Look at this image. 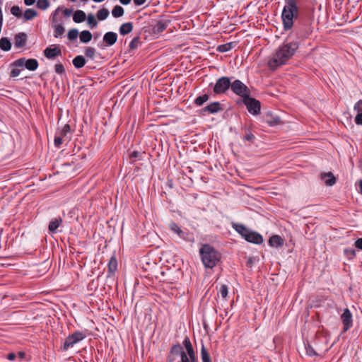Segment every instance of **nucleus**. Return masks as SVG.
<instances>
[{
	"mask_svg": "<svg viewBox=\"0 0 362 362\" xmlns=\"http://www.w3.org/2000/svg\"><path fill=\"white\" fill-rule=\"evenodd\" d=\"M298 48L297 42H284L280 45L273 53L268 62L271 69H275L285 64L294 55Z\"/></svg>",
	"mask_w": 362,
	"mask_h": 362,
	"instance_id": "f257e3e1",
	"label": "nucleus"
},
{
	"mask_svg": "<svg viewBox=\"0 0 362 362\" xmlns=\"http://www.w3.org/2000/svg\"><path fill=\"white\" fill-rule=\"evenodd\" d=\"M182 346L180 344L173 345L168 356V362H175L176 357H179L177 362H196V354L189 337H186Z\"/></svg>",
	"mask_w": 362,
	"mask_h": 362,
	"instance_id": "f03ea898",
	"label": "nucleus"
},
{
	"mask_svg": "<svg viewBox=\"0 0 362 362\" xmlns=\"http://www.w3.org/2000/svg\"><path fill=\"white\" fill-rule=\"evenodd\" d=\"M199 254L203 264L207 268H214L221 260V254L209 244H205L200 248Z\"/></svg>",
	"mask_w": 362,
	"mask_h": 362,
	"instance_id": "7ed1b4c3",
	"label": "nucleus"
},
{
	"mask_svg": "<svg viewBox=\"0 0 362 362\" xmlns=\"http://www.w3.org/2000/svg\"><path fill=\"white\" fill-rule=\"evenodd\" d=\"M281 18L285 30H290L293 25V18L298 16V8L296 0H285Z\"/></svg>",
	"mask_w": 362,
	"mask_h": 362,
	"instance_id": "20e7f679",
	"label": "nucleus"
},
{
	"mask_svg": "<svg viewBox=\"0 0 362 362\" xmlns=\"http://www.w3.org/2000/svg\"><path fill=\"white\" fill-rule=\"evenodd\" d=\"M233 228L249 243L257 245L263 243V238L259 233L250 230L243 224L233 223Z\"/></svg>",
	"mask_w": 362,
	"mask_h": 362,
	"instance_id": "39448f33",
	"label": "nucleus"
},
{
	"mask_svg": "<svg viewBox=\"0 0 362 362\" xmlns=\"http://www.w3.org/2000/svg\"><path fill=\"white\" fill-rule=\"evenodd\" d=\"M71 136L70 125L65 124L62 129L55 135L54 141L55 146L59 148L63 143H68L71 139Z\"/></svg>",
	"mask_w": 362,
	"mask_h": 362,
	"instance_id": "423d86ee",
	"label": "nucleus"
},
{
	"mask_svg": "<svg viewBox=\"0 0 362 362\" xmlns=\"http://www.w3.org/2000/svg\"><path fill=\"white\" fill-rule=\"evenodd\" d=\"M230 89L235 95L243 98H247L250 95L248 87L241 81L236 79L230 84Z\"/></svg>",
	"mask_w": 362,
	"mask_h": 362,
	"instance_id": "0eeeda50",
	"label": "nucleus"
},
{
	"mask_svg": "<svg viewBox=\"0 0 362 362\" xmlns=\"http://www.w3.org/2000/svg\"><path fill=\"white\" fill-rule=\"evenodd\" d=\"M86 335L82 332H75L72 334L68 336L63 345V349L66 351L69 348L73 347L76 344L82 341L86 338Z\"/></svg>",
	"mask_w": 362,
	"mask_h": 362,
	"instance_id": "6e6552de",
	"label": "nucleus"
},
{
	"mask_svg": "<svg viewBox=\"0 0 362 362\" xmlns=\"http://www.w3.org/2000/svg\"><path fill=\"white\" fill-rule=\"evenodd\" d=\"M230 80L227 76L218 78L214 87V92L216 95L225 93L230 88Z\"/></svg>",
	"mask_w": 362,
	"mask_h": 362,
	"instance_id": "1a4fd4ad",
	"label": "nucleus"
},
{
	"mask_svg": "<svg viewBox=\"0 0 362 362\" xmlns=\"http://www.w3.org/2000/svg\"><path fill=\"white\" fill-rule=\"evenodd\" d=\"M340 319L343 324V332H346L353 326V315L349 308L343 309Z\"/></svg>",
	"mask_w": 362,
	"mask_h": 362,
	"instance_id": "9d476101",
	"label": "nucleus"
},
{
	"mask_svg": "<svg viewBox=\"0 0 362 362\" xmlns=\"http://www.w3.org/2000/svg\"><path fill=\"white\" fill-rule=\"evenodd\" d=\"M244 103L250 114L257 115L260 112V103L257 100L248 96L244 98Z\"/></svg>",
	"mask_w": 362,
	"mask_h": 362,
	"instance_id": "9b49d317",
	"label": "nucleus"
},
{
	"mask_svg": "<svg viewBox=\"0 0 362 362\" xmlns=\"http://www.w3.org/2000/svg\"><path fill=\"white\" fill-rule=\"evenodd\" d=\"M169 228L172 232L177 234L179 238L185 240H191L189 233L182 229L175 223L172 222L169 225Z\"/></svg>",
	"mask_w": 362,
	"mask_h": 362,
	"instance_id": "f8f14e48",
	"label": "nucleus"
},
{
	"mask_svg": "<svg viewBox=\"0 0 362 362\" xmlns=\"http://www.w3.org/2000/svg\"><path fill=\"white\" fill-rule=\"evenodd\" d=\"M44 54L47 59H54L56 57L62 55V50L57 45H54L53 47H47L44 50Z\"/></svg>",
	"mask_w": 362,
	"mask_h": 362,
	"instance_id": "ddd939ff",
	"label": "nucleus"
},
{
	"mask_svg": "<svg viewBox=\"0 0 362 362\" xmlns=\"http://www.w3.org/2000/svg\"><path fill=\"white\" fill-rule=\"evenodd\" d=\"M117 40V35L114 32L106 33L103 38V42L105 47H110L113 45Z\"/></svg>",
	"mask_w": 362,
	"mask_h": 362,
	"instance_id": "4468645a",
	"label": "nucleus"
},
{
	"mask_svg": "<svg viewBox=\"0 0 362 362\" xmlns=\"http://www.w3.org/2000/svg\"><path fill=\"white\" fill-rule=\"evenodd\" d=\"M222 110L221 104L219 102H213L203 108L202 112L214 114L221 112Z\"/></svg>",
	"mask_w": 362,
	"mask_h": 362,
	"instance_id": "2eb2a0df",
	"label": "nucleus"
},
{
	"mask_svg": "<svg viewBox=\"0 0 362 362\" xmlns=\"http://www.w3.org/2000/svg\"><path fill=\"white\" fill-rule=\"evenodd\" d=\"M27 42V35L24 33H19L15 35L14 45L16 48L24 47Z\"/></svg>",
	"mask_w": 362,
	"mask_h": 362,
	"instance_id": "dca6fc26",
	"label": "nucleus"
},
{
	"mask_svg": "<svg viewBox=\"0 0 362 362\" xmlns=\"http://www.w3.org/2000/svg\"><path fill=\"white\" fill-rule=\"evenodd\" d=\"M354 109L356 112L355 123L357 125H362V99L354 105Z\"/></svg>",
	"mask_w": 362,
	"mask_h": 362,
	"instance_id": "f3484780",
	"label": "nucleus"
},
{
	"mask_svg": "<svg viewBox=\"0 0 362 362\" xmlns=\"http://www.w3.org/2000/svg\"><path fill=\"white\" fill-rule=\"evenodd\" d=\"M62 223V219L60 217L53 218L49 223L48 229L49 233H55L57 228L61 226Z\"/></svg>",
	"mask_w": 362,
	"mask_h": 362,
	"instance_id": "a211bd4d",
	"label": "nucleus"
},
{
	"mask_svg": "<svg viewBox=\"0 0 362 362\" xmlns=\"http://www.w3.org/2000/svg\"><path fill=\"white\" fill-rule=\"evenodd\" d=\"M269 244L272 247H279L284 245V240L279 235H275L269 239Z\"/></svg>",
	"mask_w": 362,
	"mask_h": 362,
	"instance_id": "6ab92c4d",
	"label": "nucleus"
},
{
	"mask_svg": "<svg viewBox=\"0 0 362 362\" xmlns=\"http://www.w3.org/2000/svg\"><path fill=\"white\" fill-rule=\"evenodd\" d=\"M133 30V24L131 22H127L122 24L119 27V31L120 35H126Z\"/></svg>",
	"mask_w": 362,
	"mask_h": 362,
	"instance_id": "aec40b11",
	"label": "nucleus"
},
{
	"mask_svg": "<svg viewBox=\"0 0 362 362\" xmlns=\"http://www.w3.org/2000/svg\"><path fill=\"white\" fill-rule=\"evenodd\" d=\"M321 177L322 180H324L325 183L329 186L333 185L336 182L335 177L331 173L322 174Z\"/></svg>",
	"mask_w": 362,
	"mask_h": 362,
	"instance_id": "412c9836",
	"label": "nucleus"
},
{
	"mask_svg": "<svg viewBox=\"0 0 362 362\" xmlns=\"http://www.w3.org/2000/svg\"><path fill=\"white\" fill-rule=\"evenodd\" d=\"M86 16L84 11L81 10H77L74 12L73 16V21L76 23H82L86 20Z\"/></svg>",
	"mask_w": 362,
	"mask_h": 362,
	"instance_id": "4be33fe9",
	"label": "nucleus"
},
{
	"mask_svg": "<svg viewBox=\"0 0 362 362\" xmlns=\"http://www.w3.org/2000/svg\"><path fill=\"white\" fill-rule=\"evenodd\" d=\"M72 63L76 68L80 69L85 66L86 59L83 56L78 55L74 58V59L72 60Z\"/></svg>",
	"mask_w": 362,
	"mask_h": 362,
	"instance_id": "5701e85b",
	"label": "nucleus"
},
{
	"mask_svg": "<svg viewBox=\"0 0 362 362\" xmlns=\"http://www.w3.org/2000/svg\"><path fill=\"white\" fill-rule=\"evenodd\" d=\"M25 67L30 71H35L38 67V62L35 59H29L25 61Z\"/></svg>",
	"mask_w": 362,
	"mask_h": 362,
	"instance_id": "b1692460",
	"label": "nucleus"
},
{
	"mask_svg": "<svg viewBox=\"0 0 362 362\" xmlns=\"http://www.w3.org/2000/svg\"><path fill=\"white\" fill-rule=\"evenodd\" d=\"M228 294V287L225 284L221 285L217 293L218 297H221L223 301H226Z\"/></svg>",
	"mask_w": 362,
	"mask_h": 362,
	"instance_id": "393cba45",
	"label": "nucleus"
},
{
	"mask_svg": "<svg viewBox=\"0 0 362 362\" xmlns=\"http://www.w3.org/2000/svg\"><path fill=\"white\" fill-rule=\"evenodd\" d=\"M37 16V12L33 8H28L23 13L25 21H30Z\"/></svg>",
	"mask_w": 362,
	"mask_h": 362,
	"instance_id": "a878e982",
	"label": "nucleus"
},
{
	"mask_svg": "<svg viewBox=\"0 0 362 362\" xmlns=\"http://www.w3.org/2000/svg\"><path fill=\"white\" fill-rule=\"evenodd\" d=\"M80 41L83 43H88L92 39V34L88 30H83L80 33Z\"/></svg>",
	"mask_w": 362,
	"mask_h": 362,
	"instance_id": "bb28decb",
	"label": "nucleus"
},
{
	"mask_svg": "<svg viewBox=\"0 0 362 362\" xmlns=\"http://www.w3.org/2000/svg\"><path fill=\"white\" fill-rule=\"evenodd\" d=\"M11 48V43L7 37H1L0 40V49L4 51H9Z\"/></svg>",
	"mask_w": 362,
	"mask_h": 362,
	"instance_id": "cd10ccee",
	"label": "nucleus"
},
{
	"mask_svg": "<svg viewBox=\"0 0 362 362\" xmlns=\"http://www.w3.org/2000/svg\"><path fill=\"white\" fill-rule=\"evenodd\" d=\"M124 8L119 5L115 6L112 11V15L115 18L122 17L124 15Z\"/></svg>",
	"mask_w": 362,
	"mask_h": 362,
	"instance_id": "c85d7f7f",
	"label": "nucleus"
},
{
	"mask_svg": "<svg viewBox=\"0 0 362 362\" xmlns=\"http://www.w3.org/2000/svg\"><path fill=\"white\" fill-rule=\"evenodd\" d=\"M209 99V95L208 94H204L202 95H200V96H198L195 100H194V104L197 105V106H202L204 103H206V101H208Z\"/></svg>",
	"mask_w": 362,
	"mask_h": 362,
	"instance_id": "c756f323",
	"label": "nucleus"
},
{
	"mask_svg": "<svg viewBox=\"0 0 362 362\" xmlns=\"http://www.w3.org/2000/svg\"><path fill=\"white\" fill-rule=\"evenodd\" d=\"M54 36L55 37H62L64 33V28L60 25V24H57V25H54Z\"/></svg>",
	"mask_w": 362,
	"mask_h": 362,
	"instance_id": "7c9ffc66",
	"label": "nucleus"
},
{
	"mask_svg": "<svg viewBox=\"0 0 362 362\" xmlns=\"http://www.w3.org/2000/svg\"><path fill=\"white\" fill-rule=\"evenodd\" d=\"M110 12L107 8L100 9L97 13V18L99 21H104L109 16Z\"/></svg>",
	"mask_w": 362,
	"mask_h": 362,
	"instance_id": "2f4dec72",
	"label": "nucleus"
},
{
	"mask_svg": "<svg viewBox=\"0 0 362 362\" xmlns=\"http://www.w3.org/2000/svg\"><path fill=\"white\" fill-rule=\"evenodd\" d=\"M117 268V261L115 257H112L108 263V271L110 273H114Z\"/></svg>",
	"mask_w": 362,
	"mask_h": 362,
	"instance_id": "473e14b6",
	"label": "nucleus"
},
{
	"mask_svg": "<svg viewBox=\"0 0 362 362\" xmlns=\"http://www.w3.org/2000/svg\"><path fill=\"white\" fill-rule=\"evenodd\" d=\"M201 357L202 362H211V358L205 346L202 345L201 349Z\"/></svg>",
	"mask_w": 362,
	"mask_h": 362,
	"instance_id": "72a5a7b5",
	"label": "nucleus"
},
{
	"mask_svg": "<svg viewBox=\"0 0 362 362\" xmlns=\"http://www.w3.org/2000/svg\"><path fill=\"white\" fill-rule=\"evenodd\" d=\"M50 6V4L48 0H37V7L41 10H46Z\"/></svg>",
	"mask_w": 362,
	"mask_h": 362,
	"instance_id": "f704fd0d",
	"label": "nucleus"
},
{
	"mask_svg": "<svg viewBox=\"0 0 362 362\" xmlns=\"http://www.w3.org/2000/svg\"><path fill=\"white\" fill-rule=\"evenodd\" d=\"M78 36V30L76 28L71 29L67 34L68 39L71 41L76 40Z\"/></svg>",
	"mask_w": 362,
	"mask_h": 362,
	"instance_id": "c9c22d12",
	"label": "nucleus"
},
{
	"mask_svg": "<svg viewBox=\"0 0 362 362\" xmlns=\"http://www.w3.org/2000/svg\"><path fill=\"white\" fill-rule=\"evenodd\" d=\"M87 23L92 28H94L97 26L98 23L93 14H89L87 17Z\"/></svg>",
	"mask_w": 362,
	"mask_h": 362,
	"instance_id": "e433bc0d",
	"label": "nucleus"
},
{
	"mask_svg": "<svg viewBox=\"0 0 362 362\" xmlns=\"http://www.w3.org/2000/svg\"><path fill=\"white\" fill-rule=\"evenodd\" d=\"M11 13L14 16L19 18L22 16V12L18 6H13L11 8Z\"/></svg>",
	"mask_w": 362,
	"mask_h": 362,
	"instance_id": "4c0bfd02",
	"label": "nucleus"
},
{
	"mask_svg": "<svg viewBox=\"0 0 362 362\" xmlns=\"http://www.w3.org/2000/svg\"><path fill=\"white\" fill-rule=\"evenodd\" d=\"M95 54V49L94 47H88L85 50V54L87 57L93 59Z\"/></svg>",
	"mask_w": 362,
	"mask_h": 362,
	"instance_id": "58836bf2",
	"label": "nucleus"
},
{
	"mask_svg": "<svg viewBox=\"0 0 362 362\" xmlns=\"http://www.w3.org/2000/svg\"><path fill=\"white\" fill-rule=\"evenodd\" d=\"M54 69L56 73H57L58 74L62 75L65 74V69L64 67V65L60 62L57 63L55 65Z\"/></svg>",
	"mask_w": 362,
	"mask_h": 362,
	"instance_id": "ea45409f",
	"label": "nucleus"
},
{
	"mask_svg": "<svg viewBox=\"0 0 362 362\" xmlns=\"http://www.w3.org/2000/svg\"><path fill=\"white\" fill-rule=\"evenodd\" d=\"M255 136L250 132H247L246 134L243 136V139L245 141H249L250 143H253L255 141Z\"/></svg>",
	"mask_w": 362,
	"mask_h": 362,
	"instance_id": "a19ab883",
	"label": "nucleus"
},
{
	"mask_svg": "<svg viewBox=\"0 0 362 362\" xmlns=\"http://www.w3.org/2000/svg\"><path fill=\"white\" fill-rule=\"evenodd\" d=\"M166 28V25L163 22H158L154 27V30L157 32H162Z\"/></svg>",
	"mask_w": 362,
	"mask_h": 362,
	"instance_id": "79ce46f5",
	"label": "nucleus"
},
{
	"mask_svg": "<svg viewBox=\"0 0 362 362\" xmlns=\"http://www.w3.org/2000/svg\"><path fill=\"white\" fill-rule=\"evenodd\" d=\"M231 48V46L230 44H224L218 46V50L221 52H228Z\"/></svg>",
	"mask_w": 362,
	"mask_h": 362,
	"instance_id": "37998d69",
	"label": "nucleus"
},
{
	"mask_svg": "<svg viewBox=\"0 0 362 362\" xmlns=\"http://www.w3.org/2000/svg\"><path fill=\"white\" fill-rule=\"evenodd\" d=\"M305 349H306V353L309 356H313L316 355L315 351L311 346H310V345L306 346Z\"/></svg>",
	"mask_w": 362,
	"mask_h": 362,
	"instance_id": "c03bdc74",
	"label": "nucleus"
},
{
	"mask_svg": "<svg viewBox=\"0 0 362 362\" xmlns=\"http://www.w3.org/2000/svg\"><path fill=\"white\" fill-rule=\"evenodd\" d=\"M139 37H134L132 42H130L129 47L131 49H134L137 47V45L139 43Z\"/></svg>",
	"mask_w": 362,
	"mask_h": 362,
	"instance_id": "a18cd8bd",
	"label": "nucleus"
},
{
	"mask_svg": "<svg viewBox=\"0 0 362 362\" xmlns=\"http://www.w3.org/2000/svg\"><path fill=\"white\" fill-rule=\"evenodd\" d=\"M21 71V69H13L11 70L10 76H11V77H13V78L17 77L20 75Z\"/></svg>",
	"mask_w": 362,
	"mask_h": 362,
	"instance_id": "49530a36",
	"label": "nucleus"
},
{
	"mask_svg": "<svg viewBox=\"0 0 362 362\" xmlns=\"http://www.w3.org/2000/svg\"><path fill=\"white\" fill-rule=\"evenodd\" d=\"M25 61L26 60H25L24 59H19L15 61L14 64L16 66H25Z\"/></svg>",
	"mask_w": 362,
	"mask_h": 362,
	"instance_id": "de8ad7c7",
	"label": "nucleus"
},
{
	"mask_svg": "<svg viewBox=\"0 0 362 362\" xmlns=\"http://www.w3.org/2000/svg\"><path fill=\"white\" fill-rule=\"evenodd\" d=\"M355 246H356V247H357L358 249L362 250V238H358V239L355 242Z\"/></svg>",
	"mask_w": 362,
	"mask_h": 362,
	"instance_id": "09e8293b",
	"label": "nucleus"
},
{
	"mask_svg": "<svg viewBox=\"0 0 362 362\" xmlns=\"http://www.w3.org/2000/svg\"><path fill=\"white\" fill-rule=\"evenodd\" d=\"M146 0H134V4L136 6H141L146 3Z\"/></svg>",
	"mask_w": 362,
	"mask_h": 362,
	"instance_id": "8fccbe9b",
	"label": "nucleus"
},
{
	"mask_svg": "<svg viewBox=\"0 0 362 362\" xmlns=\"http://www.w3.org/2000/svg\"><path fill=\"white\" fill-rule=\"evenodd\" d=\"M73 11L71 9L65 8L63 11V13L66 16H70L72 14Z\"/></svg>",
	"mask_w": 362,
	"mask_h": 362,
	"instance_id": "3c124183",
	"label": "nucleus"
},
{
	"mask_svg": "<svg viewBox=\"0 0 362 362\" xmlns=\"http://www.w3.org/2000/svg\"><path fill=\"white\" fill-rule=\"evenodd\" d=\"M16 354L14 353H10L8 354L7 356V358L9 360V361H13L15 358H16Z\"/></svg>",
	"mask_w": 362,
	"mask_h": 362,
	"instance_id": "603ef678",
	"label": "nucleus"
},
{
	"mask_svg": "<svg viewBox=\"0 0 362 362\" xmlns=\"http://www.w3.org/2000/svg\"><path fill=\"white\" fill-rule=\"evenodd\" d=\"M36 0H24V4L26 5V6H32L33 4H34V3L35 2Z\"/></svg>",
	"mask_w": 362,
	"mask_h": 362,
	"instance_id": "864d4df0",
	"label": "nucleus"
},
{
	"mask_svg": "<svg viewBox=\"0 0 362 362\" xmlns=\"http://www.w3.org/2000/svg\"><path fill=\"white\" fill-rule=\"evenodd\" d=\"M139 153L136 151H134L132 152L131 154H130V158H137L139 156Z\"/></svg>",
	"mask_w": 362,
	"mask_h": 362,
	"instance_id": "5fc2aeb1",
	"label": "nucleus"
},
{
	"mask_svg": "<svg viewBox=\"0 0 362 362\" xmlns=\"http://www.w3.org/2000/svg\"><path fill=\"white\" fill-rule=\"evenodd\" d=\"M358 186L360 193L362 194V180H358Z\"/></svg>",
	"mask_w": 362,
	"mask_h": 362,
	"instance_id": "6e6d98bb",
	"label": "nucleus"
},
{
	"mask_svg": "<svg viewBox=\"0 0 362 362\" xmlns=\"http://www.w3.org/2000/svg\"><path fill=\"white\" fill-rule=\"evenodd\" d=\"M132 0H119V2L123 5H127L131 2Z\"/></svg>",
	"mask_w": 362,
	"mask_h": 362,
	"instance_id": "4d7b16f0",
	"label": "nucleus"
},
{
	"mask_svg": "<svg viewBox=\"0 0 362 362\" xmlns=\"http://www.w3.org/2000/svg\"><path fill=\"white\" fill-rule=\"evenodd\" d=\"M59 7L57 10H55V11H54V13H53L54 17V16H55V15L57 14V11H59Z\"/></svg>",
	"mask_w": 362,
	"mask_h": 362,
	"instance_id": "13d9d810",
	"label": "nucleus"
},
{
	"mask_svg": "<svg viewBox=\"0 0 362 362\" xmlns=\"http://www.w3.org/2000/svg\"><path fill=\"white\" fill-rule=\"evenodd\" d=\"M19 356H20L21 358H23V356H24V354H23V353H22V352H19Z\"/></svg>",
	"mask_w": 362,
	"mask_h": 362,
	"instance_id": "bf43d9fd",
	"label": "nucleus"
},
{
	"mask_svg": "<svg viewBox=\"0 0 362 362\" xmlns=\"http://www.w3.org/2000/svg\"><path fill=\"white\" fill-rule=\"evenodd\" d=\"M93 1H95V2H102L104 0H93Z\"/></svg>",
	"mask_w": 362,
	"mask_h": 362,
	"instance_id": "052dcab7",
	"label": "nucleus"
}]
</instances>
